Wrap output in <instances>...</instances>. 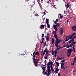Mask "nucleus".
I'll use <instances>...</instances> for the list:
<instances>
[{"label": "nucleus", "mask_w": 76, "mask_h": 76, "mask_svg": "<svg viewBox=\"0 0 76 76\" xmlns=\"http://www.w3.org/2000/svg\"><path fill=\"white\" fill-rule=\"evenodd\" d=\"M52 55H54L55 54V51H53V50H52Z\"/></svg>", "instance_id": "28"}, {"label": "nucleus", "mask_w": 76, "mask_h": 76, "mask_svg": "<svg viewBox=\"0 0 76 76\" xmlns=\"http://www.w3.org/2000/svg\"><path fill=\"white\" fill-rule=\"evenodd\" d=\"M73 51V49H68L67 50V53H70L71 54V53Z\"/></svg>", "instance_id": "7"}, {"label": "nucleus", "mask_w": 76, "mask_h": 76, "mask_svg": "<svg viewBox=\"0 0 76 76\" xmlns=\"http://www.w3.org/2000/svg\"><path fill=\"white\" fill-rule=\"evenodd\" d=\"M40 67H41V68H42V70L43 71V73H44V72H45V67H43L42 66H40Z\"/></svg>", "instance_id": "13"}, {"label": "nucleus", "mask_w": 76, "mask_h": 76, "mask_svg": "<svg viewBox=\"0 0 76 76\" xmlns=\"http://www.w3.org/2000/svg\"><path fill=\"white\" fill-rule=\"evenodd\" d=\"M55 46L57 48V50H60V49L58 48V44L55 45Z\"/></svg>", "instance_id": "19"}, {"label": "nucleus", "mask_w": 76, "mask_h": 76, "mask_svg": "<svg viewBox=\"0 0 76 76\" xmlns=\"http://www.w3.org/2000/svg\"><path fill=\"white\" fill-rule=\"evenodd\" d=\"M31 56L33 57H34V55H33L32 54H31Z\"/></svg>", "instance_id": "57"}, {"label": "nucleus", "mask_w": 76, "mask_h": 76, "mask_svg": "<svg viewBox=\"0 0 76 76\" xmlns=\"http://www.w3.org/2000/svg\"><path fill=\"white\" fill-rule=\"evenodd\" d=\"M75 62H74V61H73V63H71V65H73V66H74V65H75Z\"/></svg>", "instance_id": "29"}, {"label": "nucleus", "mask_w": 76, "mask_h": 76, "mask_svg": "<svg viewBox=\"0 0 76 76\" xmlns=\"http://www.w3.org/2000/svg\"><path fill=\"white\" fill-rule=\"evenodd\" d=\"M55 54H57V52L55 51Z\"/></svg>", "instance_id": "45"}, {"label": "nucleus", "mask_w": 76, "mask_h": 76, "mask_svg": "<svg viewBox=\"0 0 76 76\" xmlns=\"http://www.w3.org/2000/svg\"><path fill=\"white\" fill-rule=\"evenodd\" d=\"M64 47H66V48H67V45L66 44L64 45H63Z\"/></svg>", "instance_id": "38"}, {"label": "nucleus", "mask_w": 76, "mask_h": 76, "mask_svg": "<svg viewBox=\"0 0 76 76\" xmlns=\"http://www.w3.org/2000/svg\"><path fill=\"white\" fill-rule=\"evenodd\" d=\"M64 48V46L61 47V48Z\"/></svg>", "instance_id": "62"}, {"label": "nucleus", "mask_w": 76, "mask_h": 76, "mask_svg": "<svg viewBox=\"0 0 76 76\" xmlns=\"http://www.w3.org/2000/svg\"><path fill=\"white\" fill-rule=\"evenodd\" d=\"M58 48H59V49H61V48H60V46H58Z\"/></svg>", "instance_id": "54"}, {"label": "nucleus", "mask_w": 76, "mask_h": 76, "mask_svg": "<svg viewBox=\"0 0 76 76\" xmlns=\"http://www.w3.org/2000/svg\"><path fill=\"white\" fill-rule=\"evenodd\" d=\"M71 44L72 45V46H73L74 45H75V42H71Z\"/></svg>", "instance_id": "26"}, {"label": "nucleus", "mask_w": 76, "mask_h": 76, "mask_svg": "<svg viewBox=\"0 0 76 76\" xmlns=\"http://www.w3.org/2000/svg\"><path fill=\"white\" fill-rule=\"evenodd\" d=\"M61 39H58V38H56V41H55V45L57 44H58L59 43L61 42Z\"/></svg>", "instance_id": "3"}, {"label": "nucleus", "mask_w": 76, "mask_h": 76, "mask_svg": "<svg viewBox=\"0 0 76 76\" xmlns=\"http://www.w3.org/2000/svg\"><path fill=\"white\" fill-rule=\"evenodd\" d=\"M54 29H55V32H57V30H58V29L56 27H53Z\"/></svg>", "instance_id": "23"}, {"label": "nucleus", "mask_w": 76, "mask_h": 76, "mask_svg": "<svg viewBox=\"0 0 76 76\" xmlns=\"http://www.w3.org/2000/svg\"><path fill=\"white\" fill-rule=\"evenodd\" d=\"M75 49H73V51L74 52H75V51H76V50H75Z\"/></svg>", "instance_id": "52"}, {"label": "nucleus", "mask_w": 76, "mask_h": 76, "mask_svg": "<svg viewBox=\"0 0 76 76\" xmlns=\"http://www.w3.org/2000/svg\"><path fill=\"white\" fill-rule=\"evenodd\" d=\"M69 37V36H67L66 37V40H65V41H68V40H69V39L68 38H68Z\"/></svg>", "instance_id": "17"}, {"label": "nucleus", "mask_w": 76, "mask_h": 76, "mask_svg": "<svg viewBox=\"0 0 76 76\" xmlns=\"http://www.w3.org/2000/svg\"><path fill=\"white\" fill-rule=\"evenodd\" d=\"M35 51H34L33 52V57H32V59L33 60V62L35 66H36V67H38L37 64L38 63V61H39V59H38L35 58Z\"/></svg>", "instance_id": "1"}, {"label": "nucleus", "mask_w": 76, "mask_h": 76, "mask_svg": "<svg viewBox=\"0 0 76 76\" xmlns=\"http://www.w3.org/2000/svg\"><path fill=\"white\" fill-rule=\"evenodd\" d=\"M43 14L44 15H46V13H45V12H43Z\"/></svg>", "instance_id": "48"}, {"label": "nucleus", "mask_w": 76, "mask_h": 76, "mask_svg": "<svg viewBox=\"0 0 76 76\" xmlns=\"http://www.w3.org/2000/svg\"><path fill=\"white\" fill-rule=\"evenodd\" d=\"M50 73H48V74H47V76H49V75L50 74Z\"/></svg>", "instance_id": "44"}, {"label": "nucleus", "mask_w": 76, "mask_h": 76, "mask_svg": "<svg viewBox=\"0 0 76 76\" xmlns=\"http://www.w3.org/2000/svg\"><path fill=\"white\" fill-rule=\"evenodd\" d=\"M54 37L55 38H58V36L57 35V34H54Z\"/></svg>", "instance_id": "20"}, {"label": "nucleus", "mask_w": 76, "mask_h": 76, "mask_svg": "<svg viewBox=\"0 0 76 76\" xmlns=\"http://www.w3.org/2000/svg\"><path fill=\"white\" fill-rule=\"evenodd\" d=\"M70 46L69 45L66 46V48H70Z\"/></svg>", "instance_id": "41"}, {"label": "nucleus", "mask_w": 76, "mask_h": 76, "mask_svg": "<svg viewBox=\"0 0 76 76\" xmlns=\"http://www.w3.org/2000/svg\"><path fill=\"white\" fill-rule=\"evenodd\" d=\"M55 51H56V52H57V49H55Z\"/></svg>", "instance_id": "59"}, {"label": "nucleus", "mask_w": 76, "mask_h": 76, "mask_svg": "<svg viewBox=\"0 0 76 76\" xmlns=\"http://www.w3.org/2000/svg\"><path fill=\"white\" fill-rule=\"evenodd\" d=\"M39 53L38 51L36 52V53H35V56H37V55H39Z\"/></svg>", "instance_id": "18"}, {"label": "nucleus", "mask_w": 76, "mask_h": 76, "mask_svg": "<svg viewBox=\"0 0 76 76\" xmlns=\"http://www.w3.org/2000/svg\"><path fill=\"white\" fill-rule=\"evenodd\" d=\"M72 48H73V49H75V47H74V46H73L72 47Z\"/></svg>", "instance_id": "55"}, {"label": "nucleus", "mask_w": 76, "mask_h": 76, "mask_svg": "<svg viewBox=\"0 0 76 76\" xmlns=\"http://www.w3.org/2000/svg\"><path fill=\"white\" fill-rule=\"evenodd\" d=\"M74 63H75V62H76V57H75L74 58Z\"/></svg>", "instance_id": "32"}, {"label": "nucleus", "mask_w": 76, "mask_h": 76, "mask_svg": "<svg viewBox=\"0 0 76 76\" xmlns=\"http://www.w3.org/2000/svg\"><path fill=\"white\" fill-rule=\"evenodd\" d=\"M71 55V53H67V56L68 57H70Z\"/></svg>", "instance_id": "25"}, {"label": "nucleus", "mask_w": 76, "mask_h": 76, "mask_svg": "<svg viewBox=\"0 0 76 76\" xmlns=\"http://www.w3.org/2000/svg\"><path fill=\"white\" fill-rule=\"evenodd\" d=\"M69 6H70V5H69V3H68L66 5V8H68Z\"/></svg>", "instance_id": "34"}, {"label": "nucleus", "mask_w": 76, "mask_h": 76, "mask_svg": "<svg viewBox=\"0 0 76 76\" xmlns=\"http://www.w3.org/2000/svg\"><path fill=\"white\" fill-rule=\"evenodd\" d=\"M45 46H46V45H44V47H45Z\"/></svg>", "instance_id": "63"}, {"label": "nucleus", "mask_w": 76, "mask_h": 76, "mask_svg": "<svg viewBox=\"0 0 76 76\" xmlns=\"http://www.w3.org/2000/svg\"><path fill=\"white\" fill-rule=\"evenodd\" d=\"M47 71H48V73H50V66L49 65H47Z\"/></svg>", "instance_id": "5"}, {"label": "nucleus", "mask_w": 76, "mask_h": 76, "mask_svg": "<svg viewBox=\"0 0 76 76\" xmlns=\"http://www.w3.org/2000/svg\"><path fill=\"white\" fill-rule=\"evenodd\" d=\"M45 75H47V74H48V73H47V72H45Z\"/></svg>", "instance_id": "50"}, {"label": "nucleus", "mask_w": 76, "mask_h": 76, "mask_svg": "<svg viewBox=\"0 0 76 76\" xmlns=\"http://www.w3.org/2000/svg\"><path fill=\"white\" fill-rule=\"evenodd\" d=\"M43 51H44V50H43V49H42V52H43Z\"/></svg>", "instance_id": "64"}, {"label": "nucleus", "mask_w": 76, "mask_h": 76, "mask_svg": "<svg viewBox=\"0 0 76 76\" xmlns=\"http://www.w3.org/2000/svg\"><path fill=\"white\" fill-rule=\"evenodd\" d=\"M55 41V40H54V38H52V44H53L54 43V41Z\"/></svg>", "instance_id": "14"}, {"label": "nucleus", "mask_w": 76, "mask_h": 76, "mask_svg": "<svg viewBox=\"0 0 76 76\" xmlns=\"http://www.w3.org/2000/svg\"><path fill=\"white\" fill-rule=\"evenodd\" d=\"M67 37H68V39H71V38H72V37L71 36V35H69V36H67Z\"/></svg>", "instance_id": "27"}, {"label": "nucleus", "mask_w": 76, "mask_h": 76, "mask_svg": "<svg viewBox=\"0 0 76 76\" xmlns=\"http://www.w3.org/2000/svg\"><path fill=\"white\" fill-rule=\"evenodd\" d=\"M69 46H70V47H72V46H72V44H69Z\"/></svg>", "instance_id": "49"}, {"label": "nucleus", "mask_w": 76, "mask_h": 76, "mask_svg": "<svg viewBox=\"0 0 76 76\" xmlns=\"http://www.w3.org/2000/svg\"><path fill=\"white\" fill-rule=\"evenodd\" d=\"M71 40H70L69 41V44H70L71 43Z\"/></svg>", "instance_id": "51"}, {"label": "nucleus", "mask_w": 76, "mask_h": 76, "mask_svg": "<svg viewBox=\"0 0 76 76\" xmlns=\"http://www.w3.org/2000/svg\"><path fill=\"white\" fill-rule=\"evenodd\" d=\"M46 39V40L48 42L49 41V36H47L45 38Z\"/></svg>", "instance_id": "16"}, {"label": "nucleus", "mask_w": 76, "mask_h": 76, "mask_svg": "<svg viewBox=\"0 0 76 76\" xmlns=\"http://www.w3.org/2000/svg\"><path fill=\"white\" fill-rule=\"evenodd\" d=\"M47 35H48H48H49V33H47Z\"/></svg>", "instance_id": "56"}, {"label": "nucleus", "mask_w": 76, "mask_h": 76, "mask_svg": "<svg viewBox=\"0 0 76 76\" xmlns=\"http://www.w3.org/2000/svg\"><path fill=\"white\" fill-rule=\"evenodd\" d=\"M55 24H56V25L54 24L53 25V27L57 28V26H60V25L59 23H55Z\"/></svg>", "instance_id": "4"}, {"label": "nucleus", "mask_w": 76, "mask_h": 76, "mask_svg": "<svg viewBox=\"0 0 76 76\" xmlns=\"http://www.w3.org/2000/svg\"><path fill=\"white\" fill-rule=\"evenodd\" d=\"M47 65L48 66H50V65H51V66H53V62L50 61H49V62L48 63Z\"/></svg>", "instance_id": "6"}, {"label": "nucleus", "mask_w": 76, "mask_h": 76, "mask_svg": "<svg viewBox=\"0 0 76 76\" xmlns=\"http://www.w3.org/2000/svg\"><path fill=\"white\" fill-rule=\"evenodd\" d=\"M46 52V53H45ZM48 53H49V50H47V49L46 48L44 50L43 53L42 54L41 56H42V57H43L45 55H45H47V54H48Z\"/></svg>", "instance_id": "2"}, {"label": "nucleus", "mask_w": 76, "mask_h": 76, "mask_svg": "<svg viewBox=\"0 0 76 76\" xmlns=\"http://www.w3.org/2000/svg\"><path fill=\"white\" fill-rule=\"evenodd\" d=\"M76 38V36H75L73 38H72L73 39H75V38Z\"/></svg>", "instance_id": "43"}, {"label": "nucleus", "mask_w": 76, "mask_h": 76, "mask_svg": "<svg viewBox=\"0 0 76 76\" xmlns=\"http://www.w3.org/2000/svg\"><path fill=\"white\" fill-rule=\"evenodd\" d=\"M51 69V71L52 72H54V69L53 68Z\"/></svg>", "instance_id": "36"}, {"label": "nucleus", "mask_w": 76, "mask_h": 76, "mask_svg": "<svg viewBox=\"0 0 76 76\" xmlns=\"http://www.w3.org/2000/svg\"><path fill=\"white\" fill-rule=\"evenodd\" d=\"M76 35V33H74L73 34L71 35V37H73L74 35Z\"/></svg>", "instance_id": "31"}, {"label": "nucleus", "mask_w": 76, "mask_h": 76, "mask_svg": "<svg viewBox=\"0 0 76 76\" xmlns=\"http://www.w3.org/2000/svg\"><path fill=\"white\" fill-rule=\"evenodd\" d=\"M58 71H59V69L57 68L56 69L55 71H54L55 73H58Z\"/></svg>", "instance_id": "12"}, {"label": "nucleus", "mask_w": 76, "mask_h": 76, "mask_svg": "<svg viewBox=\"0 0 76 76\" xmlns=\"http://www.w3.org/2000/svg\"><path fill=\"white\" fill-rule=\"evenodd\" d=\"M47 27L48 28H50V25L49 23H47Z\"/></svg>", "instance_id": "21"}, {"label": "nucleus", "mask_w": 76, "mask_h": 76, "mask_svg": "<svg viewBox=\"0 0 76 76\" xmlns=\"http://www.w3.org/2000/svg\"><path fill=\"white\" fill-rule=\"evenodd\" d=\"M44 34H42V36H41L42 38H43V37H44Z\"/></svg>", "instance_id": "37"}, {"label": "nucleus", "mask_w": 76, "mask_h": 76, "mask_svg": "<svg viewBox=\"0 0 76 76\" xmlns=\"http://www.w3.org/2000/svg\"><path fill=\"white\" fill-rule=\"evenodd\" d=\"M56 64L57 65V66L58 67L59 66V63H58V62H56Z\"/></svg>", "instance_id": "30"}, {"label": "nucleus", "mask_w": 76, "mask_h": 76, "mask_svg": "<svg viewBox=\"0 0 76 76\" xmlns=\"http://www.w3.org/2000/svg\"><path fill=\"white\" fill-rule=\"evenodd\" d=\"M50 67H51V69H53V66H50Z\"/></svg>", "instance_id": "58"}, {"label": "nucleus", "mask_w": 76, "mask_h": 76, "mask_svg": "<svg viewBox=\"0 0 76 76\" xmlns=\"http://www.w3.org/2000/svg\"><path fill=\"white\" fill-rule=\"evenodd\" d=\"M59 15L60 16V18L61 19V18H63V16L61 15V14H59Z\"/></svg>", "instance_id": "33"}, {"label": "nucleus", "mask_w": 76, "mask_h": 76, "mask_svg": "<svg viewBox=\"0 0 76 76\" xmlns=\"http://www.w3.org/2000/svg\"><path fill=\"white\" fill-rule=\"evenodd\" d=\"M61 62H63H63H64V61H65V60L64 59V60H61Z\"/></svg>", "instance_id": "40"}, {"label": "nucleus", "mask_w": 76, "mask_h": 76, "mask_svg": "<svg viewBox=\"0 0 76 76\" xmlns=\"http://www.w3.org/2000/svg\"><path fill=\"white\" fill-rule=\"evenodd\" d=\"M53 34H54H54H55V31H53Z\"/></svg>", "instance_id": "53"}, {"label": "nucleus", "mask_w": 76, "mask_h": 76, "mask_svg": "<svg viewBox=\"0 0 76 76\" xmlns=\"http://www.w3.org/2000/svg\"><path fill=\"white\" fill-rule=\"evenodd\" d=\"M70 40H71V42H73V41H74V39H73V38H72V39Z\"/></svg>", "instance_id": "35"}, {"label": "nucleus", "mask_w": 76, "mask_h": 76, "mask_svg": "<svg viewBox=\"0 0 76 76\" xmlns=\"http://www.w3.org/2000/svg\"><path fill=\"white\" fill-rule=\"evenodd\" d=\"M61 69H62L64 71V70H65V69H66V67H63V68H61Z\"/></svg>", "instance_id": "39"}, {"label": "nucleus", "mask_w": 76, "mask_h": 76, "mask_svg": "<svg viewBox=\"0 0 76 76\" xmlns=\"http://www.w3.org/2000/svg\"><path fill=\"white\" fill-rule=\"evenodd\" d=\"M49 20L48 19L46 18V21L45 23H49V22H48V21Z\"/></svg>", "instance_id": "22"}, {"label": "nucleus", "mask_w": 76, "mask_h": 76, "mask_svg": "<svg viewBox=\"0 0 76 76\" xmlns=\"http://www.w3.org/2000/svg\"><path fill=\"white\" fill-rule=\"evenodd\" d=\"M64 67V63H61V69L63 68V67Z\"/></svg>", "instance_id": "10"}, {"label": "nucleus", "mask_w": 76, "mask_h": 76, "mask_svg": "<svg viewBox=\"0 0 76 76\" xmlns=\"http://www.w3.org/2000/svg\"><path fill=\"white\" fill-rule=\"evenodd\" d=\"M45 39V38H42V42L41 43V44H43V43H44V40Z\"/></svg>", "instance_id": "24"}, {"label": "nucleus", "mask_w": 76, "mask_h": 76, "mask_svg": "<svg viewBox=\"0 0 76 76\" xmlns=\"http://www.w3.org/2000/svg\"><path fill=\"white\" fill-rule=\"evenodd\" d=\"M73 31H76V26H74L72 27Z\"/></svg>", "instance_id": "8"}, {"label": "nucleus", "mask_w": 76, "mask_h": 76, "mask_svg": "<svg viewBox=\"0 0 76 76\" xmlns=\"http://www.w3.org/2000/svg\"><path fill=\"white\" fill-rule=\"evenodd\" d=\"M54 55V56L55 57H57V55H56V54H55V55Z\"/></svg>", "instance_id": "46"}, {"label": "nucleus", "mask_w": 76, "mask_h": 76, "mask_svg": "<svg viewBox=\"0 0 76 76\" xmlns=\"http://www.w3.org/2000/svg\"><path fill=\"white\" fill-rule=\"evenodd\" d=\"M47 56H46L44 57V58H45V59H47Z\"/></svg>", "instance_id": "47"}, {"label": "nucleus", "mask_w": 76, "mask_h": 76, "mask_svg": "<svg viewBox=\"0 0 76 76\" xmlns=\"http://www.w3.org/2000/svg\"><path fill=\"white\" fill-rule=\"evenodd\" d=\"M66 22H67V23H68V22H69V20H66Z\"/></svg>", "instance_id": "60"}, {"label": "nucleus", "mask_w": 76, "mask_h": 76, "mask_svg": "<svg viewBox=\"0 0 76 76\" xmlns=\"http://www.w3.org/2000/svg\"><path fill=\"white\" fill-rule=\"evenodd\" d=\"M45 26V25H42L40 26V28L41 29H42L44 28V27Z\"/></svg>", "instance_id": "9"}, {"label": "nucleus", "mask_w": 76, "mask_h": 76, "mask_svg": "<svg viewBox=\"0 0 76 76\" xmlns=\"http://www.w3.org/2000/svg\"><path fill=\"white\" fill-rule=\"evenodd\" d=\"M63 32H64L63 29L61 28L60 30V34L61 35H63Z\"/></svg>", "instance_id": "11"}, {"label": "nucleus", "mask_w": 76, "mask_h": 76, "mask_svg": "<svg viewBox=\"0 0 76 76\" xmlns=\"http://www.w3.org/2000/svg\"><path fill=\"white\" fill-rule=\"evenodd\" d=\"M60 59H61V58H58V60H60Z\"/></svg>", "instance_id": "61"}, {"label": "nucleus", "mask_w": 76, "mask_h": 76, "mask_svg": "<svg viewBox=\"0 0 76 76\" xmlns=\"http://www.w3.org/2000/svg\"><path fill=\"white\" fill-rule=\"evenodd\" d=\"M53 22L54 23H56L57 22H58V19H56V20L55 21L54 20H53Z\"/></svg>", "instance_id": "15"}, {"label": "nucleus", "mask_w": 76, "mask_h": 76, "mask_svg": "<svg viewBox=\"0 0 76 76\" xmlns=\"http://www.w3.org/2000/svg\"><path fill=\"white\" fill-rule=\"evenodd\" d=\"M34 2H38V0H34Z\"/></svg>", "instance_id": "42"}]
</instances>
